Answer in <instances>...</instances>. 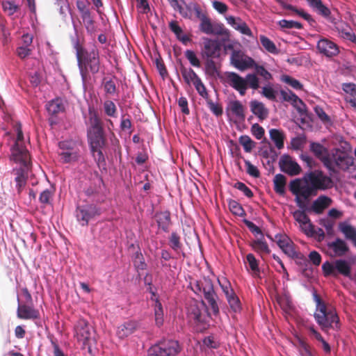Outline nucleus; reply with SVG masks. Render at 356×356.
<instances>
[{"instance_id": "bb28decb", "label": "nucleus", "mask_w": 356, "mask_h": 356, "mask_svg": "<svg viewBox=\"0 0 356 356\" xmlns=\"http://www.w3.org/2000/svg\"><path fill=\"white\" fill-rule=\"evenodd\" d=\"M250 110L259 120L262 121L267 118L268 111L262 102L257 100L251 101L250 103Z\"/></svg>"}, {"instance_id": "cd10ccee", "label": "nucleus", "mask_w": 356, "mask_h": 356, "mask_svg": "<svg viewBox=\"0 0 356 356\" xmlns=\"http://www.w3.org/2000/svg\"><path fill=\"white\" fill-rule=\"evenodd\" d=\"M277 3H278L284 9L291 10L296 13L297 15L302 17L304 19L307 20L310 24H312L315 22L314 19L312 18V15L307 13H305L303 10H298L296 7L288 4L285 3L283 0H275Z\"/></svg>"}, {"instance_id": "680f3d73", "label": "nucleus", "mask_w": 356, "mask_h": 356, "mask_svg": "<svg viewBox=\"0 0 356 356\" xmlns=\"http://www.w3.org/2000/svg\"><path fill=\"white\" fill-rule=\"evenodd\" d=\"M246 259L250 266V268L252 270V271H253L254 273H259V268L258 266V261L256 259L254 255L253 254L250 253L247 254Z\"/></svg>"}, {"instance_id": "f257e3e1", "label": "nucleus", "mask_w": 356, "mask_h": 356, "mask_svg": "<svg viewBox=\"0 0 356 356\" xmlns=\"http://www.w3.org/2000/svg\"><path fill=\"white\" fill-rule=\"evenodd\" d=\"M334 182L331 177L321 170H314L304 174L302 178L291 180L289 184L290 192L295 196V202L299 208L305 207L307 202L316 196L318 191L332 188Z\"/></svg>"}, {"instance_id": "774afa93", "label": "nucleus", "mask_w": 356, "mask_h": 356, "mask_svg": "<svg viewBox=\"0 0 356 356\" xmlns=\"http://www.w3.org/2000/svg\"><path fill=\"white\" fill-rule=\"evenodd\" d=\"M251 132L257 139L260 140L264 136L265 131L261 126L255 123L251 127Z\"/></svg>"}, {"instance_id": "393cba45", "label": "nucleus", "mask_w": 356, "mask_h": 356, "mask_svg": "<svg viewBox=\"0 0 356 356\" xmlns=\"http://www.w3.org/2000/svg\"><path fill=\"white\" fill-rule=\"evenodd\" d=\"M220 45L217 40L206 39L204 42V54L209 58H216L220 54Z\"/></svg>"}, {"instance_id": "bf43d9fd", "label": "nucleus", "mask_w": 356, "mask_h": 356, "mask_svg": "<svg viewBox=\"0 0 356 356\" xmlns=\"http://www.w3.org/2000/svg\"><path fill=\"white\" fill-rule=\"evenodd\" d=\"M184 54L191 65L196 67H200L201 66V63L193 51L186 50Z\"/></svg>"}, {"instance_id": "4be33fe9", "label": "nucleus", "mask_w": 356, "mask_h": 356, "mask_svg": "<svg viewBox=\"0 0 356 356\" xmlns=\"http://www.w3.org/2000/svg\"><path fill=\"white\" fill-rule=\"evenodd\" d=\"M154 219L159 228L161 229L165 232H169V228L172 224L170 211H163L156 212L154 215Z\"/></svg>"}, {"instance_id": "c85d7f7f", "label": "nucleus", "mask_w": 356, "mask_h": 356, "mask_svg": "<svg viewBox=\"0 0 356 356\" xmlns=\"http://www.w3.org/2000/svg\"><path fill=\"white\" fill-rule=\"evenodd\" d=\"M46 107L47 112L51 115H56L65 111L63 101L60 98H56L49 102Z\"/></svg>"}, {"instance_id": "338daca9", "label": "nucleus", "mask_w": 356, "mask_h": 356, "mask_svg": "<svg viewBox=\"0 0 356 356\" xmlns=\"http://www.w3.org/2000/svg\"><path fill=\"white\" fill-rule=\"evenodd\" d=\"M54 195V191L46 189L40 195V202L42 204H49Z\"/></svg>"}, {"instance_id": "1a4fd4ad", "label": "nucleus", "mask_w": 356, "mask_h": 356, "mask_svg": "<svg viewBox=\"0 0 356 356\" xmlns=\"http://www.w3.org/2000/svg\"><path fill=\"white\" fill-rule=\"evenodd\" d=\"M58 155L64 163L77 161L81 156L80 145L73 140H65L58 143Z\"/></svg>"}, {"instance_id": "4d7b16f0", "label": "nucleus", "mask_w": 356, "mask_h": 356, "mask_svg": "<svg viewBox=\"0 0 356 356\" xmlns=\"http://www.w3.org/2000/svg\"><path fill=\"white\" fill-rule=\"evenodd\" d=\"M103 87L105 92L107 95H113L117 92L116 85L115 82L111 79L106 80L104 79L103 81Z\"/></svg>"}, {"instance_id": "6e6d98bb", "label": "nucleus", "mask_w": 356, "mask_h": 356, "mask_svg": "<svg viewBox=\"0 0 356 356\" xmlns=\"http://www.w3.org/2000/svg\"><path fill=\"white\" fill-rule=\"evenodd\" d=\"M299 351L302 356H314L312 352L311 347L302 339H298Z\"/></svg>"}, {"instance_id": "9d476101", "label": "nucleus", "mask_w": 356, "mask_h": 356, "mask_svg": "<svg viewBox=\"0 0 356 356\" xmlns=\"http://www.w3.org/2000/svg\"><path fill=\"white\" fill-rule=\"evenodd\" d=\"M275 241L289 257L292 259H301V253L296 251V245L286 234H277L275 236Z\"/></svg>"}, {"instance_id": "b1692460", "label": "nucleus", "mask_w": 356, "mask_h": 356, "mask_svg": "<svg viewBox=\"0 0 356 356\" xmlns=\"http://www.w3.org/2000/svg\"><path fill=\"white\" fill-rule=\"evenodd\" d=\"M139 327V323L136 321H128L118 327L117 334L121 339L126 338L133 334Z\"/></svg>"}, {"instance_id": "7c9ffc66", "label": "nucleus", "mask_w": 356, "mask_h": 356, "mask_svg": "<svg viewBox=\"0 0 356 356\" xmlns=\"http://www.w3.org/2000/svg\"><path fill=\"white\" fill-rule=\"evenodd\" d=\"M273 189L275 192L284 195L286 192V177L282 174H277L273 179Z\"/></svg>"}, {"instance_id": "052dcab7", "label": "nucleus", "mask_w": 356, "mask_h": 356, "mask_svg": "<svg viewBox=\"0 0 356 356\" xmlns=\"http://www.w3.org/2000/svg\"><path fill=\"white\" fill-rule=\"evenodd\" d=\"M15 181L17 184L18 193H20L22 189L25 186L26 183V177L24 175L22 170L17 171V177H15Z\"/></svg>"}, {"instance_id": "473e14b6", "label": "nucleus", "mask_w": 356, "mask_h": 356, "mask_svg": "<svg viewBox=\"0 0 356 356\" xmlns=\"http://www.w3.org/2000/svg\"><path fill=\"white\" fill-rule=\"evenodd\" d=\"M180 72L184 81L188 86L193 85L196 80L200 79L192 68L181 66Z\"/></svg>"}, {"instance_id": "dca6fc26", "label": "nucleus", "mask_w": 356, "mask_h": 356, "mask_svg": "<svg viewBox=\"0 0 356 356\" xmlns=\"http://www.w3.org/2000/svg\"><path fill=\"white\" fill-rule=\"evenodd\" d=\"M227 83L241 95H244L247 90V81L236 72H227L226 74Z\"/></svg>"}, {"instance_id": "f8f14e48", "label": "nucleus", "mask_w": 356, "mask_h": 356, "mask_svg": "<svg viewBox=\"0 0 356 356\" xmlns=\"http://www.w3.org/2000/svg\"><path fill=\"white\" fill-rule=\"evenodd\" d=\"M100 213L101 212L99 208L95 205L90 204L77 207L76 217L82 226H86L91 219L96 216H99Z\"/></svg>"}, {"instance_id": "ea45409f", "label": "nucleus", "mask_w": 356, "mask_h": 356, "mask_svg": "<svg viewBox=\"0 0 356 356\" xmlns=\"http://www.w3.org/2000/svg\"><path fill=\"white\" fill-rule=\"evenodd\" d=\"M251 245L252 248L257 252L265 254H269L270 252L268 245L267 243L264 241L263 237L252 241Z\"/></svg>"}, {"instance_id": "8fccbe9b", "label": "nucleus", "mask_w": 356, "mask_h": 356, "mask_svg": "<svg viewBox=\"0 0 356 356\" xmlns=\"http://www.w3.org/2000/svg\"><path fill=\"white\" fill-rule=\"evenodd\" d=\"M259 40L262 46L268 52L274 54L277 52V48L275 43L265 35H260Z\"/></svg>"}, {"instance_id": "4c0bfd02", "label": "nucleus", "mask_w": 356, "mask_h": 356, "mask_svg": "<svg viewBox=\"0 0 356 356\" xmlns=\"http://www.w3.org/2000/svg\"><path fill=\"white\" fill-rule=\"evenodd\" d=\"M200 29L202 32L209 35L218 33L215 31L209 18L205 15H202Z\"/></svg>"}, {"instance_id": "13d9d810", "label": "nucleus", "mask_w": 356, "mask_h": 356, "mask_svg": "<svg viewBox=\"0 0 356 356\" xmlns=\"http://www.w3.org/2000/svg\"><path fill=\"white\" fill-rule=\"evenodd\" d=\"M279 24L283 29H301L302 28V24L293 20L282 19L279 22Z\"/></svg>"}, {"instance_id": "f03ea898", "label": "nucleus", "mask_w": 356, "mask_h": 356, "mask_svg": "<svg viewBox=\"0 0 356 356\" xmlns=\"http://www.w3.org/2000/svg\"><path fill=\"white\" fill-rule=\"evenodd\" d=\"M313 298L316 302L314 316L321 329L325 332H327L329 329L339 330L340 320L336 309L327 307L316 292L313 293Z\"/></svg>"}, {"instance_id": "412c9836", "label": "nucleus", "mask_w": 356, "mask_h": 356, "mask_svg": "<svg viewBox=\"0 0 356 356\" xmlns=\"http://www.w3.org/2000/svg\"><path fill=\"white\" fill-rule=\"evenodd\" d=\"M317 49L321 54L327 57H332L339 53L336 44L327 39H321L317 43Z\"/></svg>"}, {"instance_id": "c03bdc74", "label": "nucleus", "mask_w": 356, "mask_h": 356, "mask_svg": "<svg viewBox=\"0 0 356 356\" xmlns=\"http://www.w3.org/2000/svg\"><path fill=\"white\" fill-rule=\"evenodd\" d=\"M76 6L80 14L81 18L92 13L89 8L90 3L88 1L77 0L76 1Z\"/></svg>"}, {"instance_id": "423d86ee", "label": "nucleus", "mask_w": 356, "mask_h": 356, "mask_svg": "<svg viewBox=\"0 0 356 356\" xmlns=\"http://www.w3.org/2000/svg\"><path fill=\"white\" fill-rule=\"evenodd\" d=\"M87 136L90 150L97 164L100 165L105 163V158L102 150L106 143L104 130L87 131Z\"/></svg>"}, {"instance_id": "2eb2a0df", "label": "nucleus", "mask_w": 356, "mask_h": 356, "mask_svg": "<svg viewBox=\"0 0 356 356\" xmlns=\"http://www.w3.org/2000/svg\"><path fill=\"white\" fill-rule=\"evenodd\" d=\"M230 60L232 65L241 71L253 67L254 65V60L252 58L247 57L243 58L239 51H234L231 55Z\"/></svg>"}, {"instance_id": "72a5a7b5", "label": "nucleus", "mask_w": 356, "mask_h": 356, "mask_svg": "<svg viewBox=\"0 0 356 356\" xmlns=\"http://www.w3.org/2000/svg\"><path fill=\"white\" fill-rule=\"evenodd\" d=\"M339 230L344 234L345 237L352 241L356 247V228L346 223L339 224Z\"/></svg>"}, {"instance_id": "49530a36", "label": "nucleus", "mask_w": 356, "mask_h": 356, "mask_svg": "<svg viewBox=\"0 0 356 356\" xmlns=\"http://www.w3.org/2000/svg\"><path fill=\"white\" fill-rule=\"evenodd\" d=\"M281 80L295 90H302L303 88V85L298 80L289 75H282Z\"/></svg>"}, {"instance_id": "2f4dec72", "label": "nucleus", "mask_w": 356, "mask_h": 356, "mask_svg": "<svg viewBox=\"0 0 356 356\" xmlns=\"http://www.w3.org/2000/svg\"><path fill=\"white\" fill-rule=\"evenodd\" d=\"M169 245L177 253L186 257V254L182 251V243L179 235L176 232H172L169 237Z\"/></svg>"}, {"instance_id": "e2e57ef3", "label": "nucleus", "mask_w": 356, "mask_h": 356, "mask_svg": "<svg viewBox=\"0 0 356 356\" xmlns=\"http://www.w3.org/2000/svg\"><path fill=\"white\" fill-rule=\"evenodd\" d=\"M244 163L246 167V172L249 175L254 178L259 177L260 172L256 166L252 165L248 160H245Z\"/></svg>"}, {"instance_id": "a878e982", "label": "nucleus", "mask_w": 356, "mask_h": 356, "mask_svg": "<svg viewBox=\"0 0 356 356\" xmlns=\"http://www.w3.org/2000/svg\"><path fill=\"white\" fill-rule=\"evenodd\" d=\"M229 111H230L239 121L245 120V107L240 101H231L227 108V112Z\"/></svg>"}, {"instance_id": "a211bd4d", "label": "nucleus", "mask_w": 356, "mask_h": 356, "mask_svg": "<svg viewBox=\"0 0 356 356\" xmlns=\"http://www.w3.org/2000/svg\"><path fill=\"white\" fill-rule=\"evenodd\" d=\"M330 157L333 161L334 168L335 166H337L340 169L346 170L352 163L351 158L346 153L339 149H335ZM335 172L336 170H334V172Z\"/></svg>"}, {"instance_id": "603ef678", "label": "nucleus", "mask_w": 356, "mask_h": 356, "mask_svg": "<svg viewBox=\"0 0 356 356\" xmlns=\"http://www.w3.org/2000/svg\"><path fill=\"white\" fill-rule=\"evenodd\" d=\"M229 208L230 211L234 215L241 217L245 214L242 206L235 200H231L229 202Z\"/></svg>"}, {"instance_id": "69168bd1", "label": "nucleus", "mask_w": 356, "mask_h": 356, "mask_svg": "<svg viewBox=\"0 0 356 356\" xmlns=\"http://www.w3.org/2000/svg\"><path fill=\"white\" fill-rule=\"evenodd\" d=\"M205 72L210 76H215L217 73L216 63L212 59H208L205 63Z\"/></svg>"}, {"instance_id": "6ab92c4d", "label": "nucleus", "mask_w": 356, "mask_h": 356, "mask_svg": "<svg viewBox=\"0 0 356 356\" xmlns=\"http://www.w3.org/2000/svg\"><path fill=\"white\" fill-rule=\"evenodd\" d=\"M75 332L78 340L83 341V345H86L91 336L88 323L84 319L79 320L75 326Z\"/></svg>"}, {"instance_id": "20e7f679", "label": "nucleus", "mask_w": 356, "mask_h": 356, "mask_svg": "<svg viewBox=\"0 0 356 356\" xmlns=\"http://www.w3.org/2000/svg\"><path fill=\"white\" fill-rule=\"evenodd\" d=\"M309 6L318 15L325 17L332 23L334 28L341 34V37L351 42H356V35L350 26L344 21L337 19L331 15L330 10L321 0H305Z\"/></svg>"}, {"instance_id": "4468645a", "label": "nucleus", "mask_w": 356, "mask_h": 356, "mask_svg": "<svg viewBox=\"0 0 356 356\" xmlns=\"http://www.w3.org/2000/svg\"><path fill=\"white\" fill-rule=\"evenodd\" d=\"M17 316L22 320H35L40 318V312L33 304H19Z\"/></svg>"}, {"instance_id": "79ce46f5", "label": "nucleus", "mask_w": 356, "mask_h": 356, "mask_svg": "<svg viewBox=\"0 0 356 356\" xmlns=\"http://www.w3.org/2000/svg\"><path fill=\"white\" fill-rule=\"evenodd\" d=\"M154 316L156 325L161 326L163 323V310L162 305L158 299L155 301Z\"/></svg>"}, {"instance_id": "c756f323", "label": "nucleus", "mask_w": 356, "mask_h": 356, "mask_svg": "<svg viewBox=\"0 0 356 356\" xmlns=\"http://www.w3.org/2000/svg\"><path fill=\"white\" fill-rule=\"evenodd\" d=\"M169 28L170 31L175 33L177 38L184 44L186 45L191 41L190 37L183 33L182 29L179 26L177 21H171L169 23Z\"/></svg>"}, {"instance_id": "f3484780", "label": "nucleus", "mask_w": 356, "mask_h": 356, "mask_svg": "<svg viewBox=\"0 0 356 356\" xmlns=\"http://www.w3.org/2000/svg\"><path fill=\"white\" fill-rule=\"evenodd\" d=\"M280 95L283 101L290 102L300 113H303L305 112L306 105L304 104L302 100L292 91H285L284 90H281Z\"/></svg>"}, {"instance_id": "c9c22d12", "label": "nucleus", "mask_w": 356, "mask_h": 356, "mask_svg": "<svg viewBox=\"0 0 356 356\" xmlns=\"http://www.w3.org/2000/svg\"><path fill=\"white\" fill-rule=\"evenodd\" d=\"M330 247L338 256H343L349 250L346 242L341 238H337L330 245Z\"/></svg>"}, {"instance_id": "3c124183", "label": "nucleus", "mask_w": 356, "mask_h": 356, "mask_svg": "<svg viewBox=\"0 0 356 356\" xmlns=\"http://www.w3.org/2000/svg\"><path fill=\"white\" fill-rule=\"evenodd\" d=\"M218 281L226 298L230 296V295H233L234 293H235L231 286L230 282L227 278L222 277L221 280L218 279Z\"/></svg>"}, {"instance_id": "a19ab883", "label": "nucleus", "mask_w": 356, "mask_h": 356, "mask_svg": "<svg viewBox=\"0 0 356 356\" xmlns=\"http://www.w3.org/2000/svg\"><path fill=\"white\" fill-rule=\"evenodd\" d=\"M104 112L106 116L110 118L117 117V106L111 100H106L103 104Z\"/></svg>"}, {"instance_id": "de8ad7c7", "label": "nucleus", "mask_w": 356, "mask_h": 356, "mask_svg": "<svg viewBox=\"0 0 356 356\" xmlns=\"http://www.w3.org/2000/svg\"><path fill=\"white\" fill-rule=\"evenodd\" d=\"M207 104L211 112L216 117L221 116L223 113L222 106L218 103H214L209 97L206 100Z\"/></svg>"}, {"instance_id": "5fc2aeb1", "label": "nucleus", "mask_w": 356, "mask_h": 356, "mask_svg": "<svg viewBox=\"0 0 356 356\" xmlns=\"http://www.w3.org/2000/svg\"><path fill=\"white\" fill-rule=\"evenodd\" d=\"M193 86H195L197 92L198 94L204 98L205 100L209 99L210 97L209 95V93L207 92V90L202 81L201 79L196 80V81L194 83Z\"/></svg>"}, {"instance_id": "ddd939ff", "label": "nucleus", "mask_w": 356, "mask_h": 356, "mask_svg": "<svg viewBox=\"0 0 356 356\" xmlns=\"http://www.w3.org/2000/svg\"><path fill=\"white\" fill-rule=\"evenodd\" d=\"M279 166L282 172L290 176L298 175L302 171L300 165L288 155L282 156Z\"/></svg>"}, {"instance_id": "f704fd0d", "label": "nucleus", "mask_w": 356, "mask_h": 356, "mask_svg": "<svg viewBox=\"0 0 356 356\" xmlns=\"http://www.w3.org/2000/svg\"><path fill=\"white\" fill-rule=\"evenodd\" d=\"M270 138L274 142L276 147L279 149L284 147V134L283 131L277 129H271L269 131Z\"/></svg>"}, {"instance_id": "0e129e2a", "label": "nucleus", "mask_w": 356, "mask_h": 356, "mask_svg": "<svg viewBox=\"0 0 356 356\" xmlns=\"http://www.w3.org/2000/svg\"><path fill=\"white\" fill-rule=\"evenodd\" d=\"M245 80L247 81V86H249L254 90H257L259 88V79L254 74H248Z\"/></svg>"}, {"instance_id": "09e8293b", "label": "nucleus", "mask_w": 356, "mask_h": 356, "mask_svg": "<svg viewBox=\"0 0 356 356\" xmlns=\"http://www.w3.org/2000/svg\"><path fill=\"white\" fill-rule=\"evenodd\" d=\"M239 143L246 152H250L255 146V143L247 135L241 136L239 138Z\"/></svg>"}, {"instance_id": "0eeeda50", "label": "nucleus", "mask_w": 356, "mask_h": 356, "mask_svg": "<svg viewBox=\"0 0 356 356\" xmlns=\"http://www.w3.org/2000/svg\"><path fill=\"white\" fill-rule=\"evenodd\" d=\"M181 350L178 341L163 339L152 346L147 351L148 356H176Z\"/></svg>"}, {"instance_id": "39448f33", "label": "nucleus", "mask_w": 356, "mask_h": 356, "mask_svg": "<svg viewBox=\"0 0 356 356\" xmlns=\"http://www.w3.org/2000/svg\"><path fill=\"white\" fill-rule=\"evenodd\" d=\"M192 291L200 297H203L214 316L219 314L218 304V296L214 290L212 280L208 277H203L199 280H193L190 282Z\"/></svg>"}, {"instance_id": "e433bc0d", "label": "nucleus", "mask_w": 356, "mask_h": 356, "mask_svg": "<svg viewBox=\"0 0 356 356\" xmlns=\"http://www.w3.org/2000/svg\"><path fill=\"white\" fill-rule=\"evenodd\" d=\"M335 268L337 273H339L345 277H350L351 268L349 264L346 260H336Z\"/></svg>"}, {"instance_id": "5701e85b", "label": "nucleus", "mask_w": 356, "mask_h": 356, "mask_svg": "<svg viewBox=\"0 0 356 356\" xmlns=\"http://www.w3.org/2000/svg\"><path fill=\"white\" fill-rule=\"evenodd\" d=\"M228 24H229L234 29L238 31L243 35L252 36V33L247 24L239 17L229 16L227 18Z\"/></svg>"}, {"instance_id": "7ed1b4c3", "label": "nucleus", "mask_w": 356, "mask_h": 356, "mask_svg": "<svg viewBox=\"0 0 356 356\" xmlns=\"http://www.w3.org/2000/svg\"><path fill=\"white\" fill-rule=\"evenodd\" d=\"M76 56L80 74L83 82L89 76V72L97 74L99 70V52L96 47L88 51L79 43L75 45Z\"/></svg>"}, {"instance_id": "9b49d317", "label": "nucleus", "mask_w": 356, "mask_h": 356, "mask_svg": "<svg viewBox=\"0 0 356 356\" xmlns=\"http://www.w3.org/2000/svg\"><path fill=\"white\" fill-rule=\"evenodd\" d=\"M310 150L330 172H334V163L327 148L318 143H311Z\"/></svg>"}, {"instance_id": "864d4df0", "label": "nucleus", "mask_w": 356, "mask_h": 356, "mask_svg": "<svg viewBox=\"0 0 356 356\" xmlns=\"http://www.w3.org/2000/svg\"><path fill=\"white\" fill-rule=\"evenodd\" d=\"M322 270L324 276L328 277L332 275L334 277L337 276V273L335 268V264H332L329 261H325L322 265Z\"/></svg>"}, {"instance_id": "6e6552de", "label": "nucleus", "mask_w": 356, "mask_h": 356, "mask_svg": "<svg viewBox=\"0 0 356 356\" xmlns=\"http://www.w3.org/2000/svg\"><path fill=\"white\" fill-rule=\"evenodd\" d=\"M15 129L17 131V140L12 148V155L16 162L21 163L24 167H28L30 163V155L22 144L24 136L21 124L17 123L15 125Z\"/></svg>"}, {"instance_id": "aec40b11", "label": "nucleus", "mask_w": 356, "mask_h": 356, "mask_svg": "<svg viewBox=\"0 0 356 356\" xmlns=\"http://www.w3.org/2000/svg\"><path fill=\"white\" fill-rule=\"evenodd\" d=\"M332 203V200L330 197L321 195L314 200L311 207L308 208V211H313L316 214H321Z\"/></svg>"}, {"instance_id": "37998d69", "label": "nucleus", "mask_w": 356, "mask_h": 356, "mask_svg": "<svg viewBox=\"0 0 356 356\" xmlns=\"http://www.w3.org/2000/svg\"><path fill=\"white\" fill-rule=\"evenodd\" d=\"M226 298L232 312L237 313L241 311V301L238 297L236 296V293H234L233 295H230V296H228Z\"/></svg>"}, {"instance_id": "a18cd8bd", "label": "nucleus", "mask_w": 356, "mask_h": 356, "mask_svg": "<svg viewBox=\"0 0 356 356\" xmlns=\"http://www.w3.org/2000/svg\"><path fill=\"white\" fill-rule=\"evenodd\" d=\"M133 262L135 268L137 269V270H145L147 267V264L145 261L144 257L143 254L138 251L136 252L133 258Z\"/></svg>"}, {"instance_id": "58836bf2", "label": "nucleus", "mask_w": 356, "mask_h": 356, "mask_svg": "<svg viewBox=\"0 0 356 356\" xmlns=\"http://www.w3.org/2000/svg\"><path fill=\"white\" fill-rule=\"evenodd\" d=\"M300 209L301 210H296L293 213L294 219L300 224V226L310 221L309 216L306 214V211H308L309 209L307 204H305V207Z\"/></svg>"}]
</instances>
